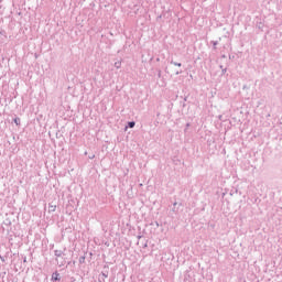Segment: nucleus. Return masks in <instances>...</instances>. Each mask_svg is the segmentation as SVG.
<instances>
[{
	"label": "nucleus",
	"instance_id": "obj_1",
	"mask_svg": "<svg viewBox=\"0 0 282 282\" xmlns=\"http://www.w3.org/2000/svg\"><path fill=\"white\" fill-rule=\"evenodd\" d=\"M52 281H61V274L58 272H54L52 274Z\"/></svg>",
	"mask_w": 282,
	"mask_h": 282
},
{
	"label": "nucleus",
	"instance_id": "obj_2",
	"mask_svg": "<svg viewBox=\"0 0 282 282\" xmlns=\"http://www.w3.org/2000/svg\"><path fill=\"white\" fill-rule=\"evenodd\" d=\"M48 210L50 213H54L56 210V205H50Z\"/></svg>",
	"mask_w": 282,
	"mask_h": 282
},
{
	"label": "nucleus",
	"instance_id": "obj_3",
	"mask_svg": "<svg viewBox=\"0 0 282 282\" xmlns=\"http://www.w3.org/2000/svg\"><path fill=\"white\" fill-rule=\"evenodd\" d=\"M128 124H129L130 129H133V127H135V122H133V121H130Z\"/></svg>",
	"mask_w": 282,
	"mask_h": 282
},
{
	"label": "nucleus",
	"instance_id": "obj_4",
	"mask_svg": "<svg viewBox=\"0 0 282 282\" xmlns=\"http://www.w3.org/2000/svg\"><path fill=\"white\" fill-rule=\"evenodd\" d=\"M173 65H175L176 67H182V63L174 62Z\"/></svg>",
	"mask_w": 282,
	"mask_h": 282
},
{
	"label": "nucleus",
	"instance_id": "obj_5",
	"mask_svg": "<svg viewBox=\"0 0 282 282\" xmlns=\"http://www.w3.org/2000/svg\"><path fill=\"white\" fill-rule=\"evenodd\" d=\"M15 124H20V119H14Z\"/></svg>",
	"mask_w": 282,
	"mask_h": 282
}]
</instances>
